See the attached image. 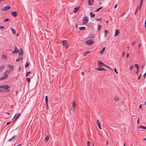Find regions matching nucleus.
I'll list each match as a JSON object with an SVG mask.
<instances>
[{"mask_svg": "<svg viewBox=\"0 0 146 146\" xmlns=\"http://www.w3.org/2000/svg\"><path fill=\"white\" fill-rule=\"evenodd\" d=\"M87 146H90V143L89 141H88L87 142Z\"/></svg>", "mask_w": 146, "mask_h": 146, "instance_id": "37", "label": "nucleus"}, {"mask_svg": "<svg viewBox=\"0 0 146 146\" xmlns=\"http://www.w3.org/2000/svg\"><path fill=\"white\" fill-rule=\"evenodd\" d=\"M108 34V31L107 30H105L104 31V36L105 37H106L107 35Z\"/></svg>", "mask_w": 146, "mask_h": 146, "instance_id": "24", "label": "nucleus"}, {"mask_svg": "<svg viewBox=\"0 0 146 146\" xmlns=\"http://www.w3.org/2000/svg\"><path fill=\"white\" fill-rule=\"evenodd\" d=\"M90 17L92 18H94L95 17V15L93 14L92 12H90Z\"/></svg>", "mask_w": 146, "mask_h": 146, "instance_id": "21", "label": "nucleus"}, {"mask_svg": "<svg viewBox=\"0 0 146 146\" xmlns=\"http://www.w3.org/2000/svg\"><path fill=\"white\" fill-rule=\"evenodd\" d=\"M114 71L117 74H118V72L117 70L115 68L114 69Z\"/></svg>", "mask_w": 146, "mask_h": 146, "instance_id": "43", "label": "nucleus"}, {"mask_svg": "<svg viewBox=\"0 0 146 146\" xmlns=\"http://www.w3.org/2000/svg\"><path fill=\"white\" fill-rule=\"evenodd\" d=\"M143 140L144 141H146V137L143 138Z\"/></svg>", "mask_w": 146, "mask_h": 146, "instance_id": "61", "label": "nucleus"}, {"mask_svg": "<svg viewBox=\"0 0 146 146\" xmlns=\"http://www.w3.org/2000/svg\"><path fill=\"white\" fill-rule=\"evenodd\" d=\"M21 145V144H19V145H17V146H20Z\"/></svg>", "mask_w": 146, "mask_h": 146, "instance_id": "64", "label": "nucleus"}, {"mask_svg": "<svg viewBox=\"0 0 146 146\" xmlns=\"http://www.w3.org/2000/svg\"><path fill=\"white\" fill-rule=\"evenodd\" d=\"M104 66L106 67L107 68H108L110 69L111 70H112L109 66L108 65H107L105 64V66Z\"/></svg>", "mask_w": 146, "mask_h": 146, "instance_id": "42", "label": "nucleus"}, {"mask_svg": "<svg viewBox=\"0 0 146 146\" xmlns=\"http://www.w3.org/2000/svg\"><path fill=\"white\" fill-rule=\"evenodd\" d=\"M10 20L9 19H5L3 20V22H5L9 21Z\"/></svg>", "mask_w": 146, "mask_h": 146, "instance_id": "35", "label": "nucleus"}, {"mask_svg": "<svg viewBox=\"0 0 146 146\" xmlns=\"http://www.w3.org/2000/svg\"><path fill=\"white\" fill-rule=\"evenodd\" d=\"M90 52H89V51H87V52H85L84 53V56H85L87 54L90 53Z\"/></svg>", "mask_w": 146, "mask_h": 146, "instance_id": "32", "label": "nucleus"}, {"mask_svg": "<svg viewBox=\"0 0 146 146\" xmlns=\"http://www.w3.org/2000/svg\"><path fill=\"white\" fill-rule=\"evenodd\" d=\"M26 80L29 83L30 82V79L29 78H28L26 79Z\"/></svg>", "mask_w": 146, "mask_h": 146, "instance_id": "41", "label": "nucleus"}, {"mask_svg": "<svg viewBox=\"0 0 146 146\" xmlns=\"http://www.w3.org/2000/svg\"><path fill=\"white\" fill-rule=\"evenodd\" d=\"M102 7H100L99 8H98V9H97L96 11V12H98L101 9H102Z\"/></svg>", "mask_w": 146, "mask_h": 146, "instance_id": "34", "label": "nucleus"}, {"mask_svg": "<svg viewBox=\"0 0 146 146\" xmlns=\"http://www.w3.org/2000/svg\"><path fill=\"white\" fill-rule=\"evenodd\" d=\"M80 8V7L79 6H78L77 7L75 8L74 10V13H76L78 11V10Z\"/></svg>", "mask_w": 146, "mask_h": 146, "instance_id": "13", "label": "nucleus"}, {"mask_svg": "<svg viewBox=\"0 0 146 146\" xmlns=\"http://www.w3.org/2000/svg\"><path fill=\"white\" fill-rule=\"evenodd\" d=\"M135 42H136V41H134L133 42H132V46H133L134 45V44L135 43Z\"/></svg>", "mask_w": 146, "mask_h": 146, "instance_id": "51", "label": "nucleus"}, {"mask_svg": "<svg viewBox=\"0 0 146 146\" xmlns=\"http://www.w3.org/2000/svg\"><path fill=\"white\" fill-rule=\"evenodd\" d=\"M146 72H145V73L143 75V77L145 78V76H146Z\"/></svg>", "mask_w": 146, "mask_h": 146, "instance_id": "56", "label": "nucleus"}, {"mask_svg": "<svg viewBox=\"0 0 146 146\" xmlns=\"http://www.w3.org/2000/svg\"><path fill=\"white\" fill-rule=\"evenodd\" d=\"M10 8V7L9 6L7 5L5 6L3 8V9H2V11H6L8 10Z\"/></svg>", "mask_w": 146, "mask_h": 146, "instance_id": "8", "label": "nucleus"}, {"mask_svg": "<svg viewBox=\"0 0 146 146\" xmlns=\"http://www.w3.org/2000/svg\"><path fill=\"white\" fill-rule=\"evenodd\" d=\"M141 74H140L139 76V77L138 79V80H139L140 79V78H141Z\"/></svg>", "mask_w": 146, "mask_h": 146, "instance_id": "49", "label": "nucleus"}, {"mask_svg": "<svg viewBox=\"0 0 146 146\" xmlns=\"http://www.w3.org/2000/svg\"><path fill=\"white\" fill-rule=\"evenodd\" d=\"M23 59V58L22 57H20L19 58H17L16 60V61L17 62H19L22 60Z\"/></svg>", "mask_w": 146, "mask_h": 146, "instance_id": "22", "label": "nucleus"}, {"mask_svg": "<svg viewBox=\"0 0 146 146\" xmlns=\"http://www.w3.org/2000/svg\"><path fill=\"white\" fill-rule=\"evenodd\" d=\"M102 20V18H98L96 19V20L98 21H100Z\"/></svg>", "mask_w": 146, "mask_h": 146, "instance_id": "44", "label": "nucleus"}, {"mask_svg": "<svg viewBox=\"0 0 146 146\" xmlns=\"http://www.w3.org/2000/svg\"><path fill=\"white\" fill-rule=\"evenodd\" d=\"M30 64V63L29 62H27L26 63L25 65V67H28Z\"/></svg>", "mask_w": 146, "mask_h": 146, "instance_id": "30", "label": "nucleus"}, {"mask_svg": "<svg viewBox=\"0 0 146 146\" xmlns=\"http://www.w3.org/2000/svg\"><path fill=\"white\" fill-rule=\"evenodd\" d=\"M139 119H138L137 120V124L139 123Z\"/></svg>", "mask_w": 146, "mask_h": 146, "instance_id": "62", "label": "nucleus"}, {"mask_svg": "<svg viewBox=\"0 0 146 146\" xmlns=\"http://www.w3.org/2000/svg\"><path fill=\"white\" fill-rule=\"evenodd\" d=\"M72 107L73 108V111H74L76 107V104L74 101H73L72 103Z\"/></svg>", "mask_w": 146, "mask_h": 146, "instance_id": "14", "label": "nucleus"}, {"mask_svg": "<svg viewBox=\"0 0 146 146\" xmlns=\"http://www.w3.org/2000/svg\"><path fill=\"white\" fill-rule=\"evenodd\" d=\"M5 91L3 89H0V92H4Z\"/></svg>", "mask_w": 146, "mask_h": 146, "instance_id": "45", "label": "nucleus"}, {"mask_svg": "<svg viewBox=\"0 0 146 146\" xmlns=\"http://www.w3.org/2000/svg\"><path fill=\"white\" fill-rule=\"evenodd\" d=\"M5 68V66H1L0 67V72H2L3 70Z\"/></svg>", "mask_w": 146, "mask_h": 146, "instance_id": "17", "label": "nucleus"}, {"mask_svg": "<svg viewBox=\"0 0 146 146\" xmlns=\"http://www.w3.org/2000/svg\"><path fill=\"white\" fill-rule=\"evenodd\" d=\"M4 28V27L3 26H0V29H3Z\"/></svg>", "mask_w": 146, "mask_h": 146, "instance_id": "52", "label": "nucleus"}, {"mask_svg": "<svg viewBox=\"0 0 146 146\" xmlns=\"http://www.w3.org/2000/svg\"><path fill=\"white\" fill-rule=\"evenodd\" d=\"M114 100L115 102H117L119 100V98L117 96H115L114 98Z\"/></svg>", "mask_w": 146, "mask_h": 146, "instance_id": "25", "label": "nucleus"}, {"mask_svg": "<svg viewBox=\"0 0 146 146\" xmlns=\"http://www.w3.org/2000/svg\"><path fill=\"white\" fill-rule=\"evenodd\" d=\"M12 140V139L11 138H10V139H9V141H11Z\"/></svg>", "mask_w": 146, "mask_h": 146, "instance_id": "59", "label": "nucleus"}, {"mask_svg": "<svg viewBox=\"0 0 146 146\" xmlns=\"http://www.w3.org/2000/svg\"><path fill=\"white\" fill-rule=\"evenodd\" d=\"M15 49L12 52V54H17L19 52V50L16 46H15L14 47Z\"/></svg>", "mask_w": 146, "mask_h": 146, "instance_id": "6", "label": "nucleus"}, {"mask_svg": "<svg viewBox=\"0 0 146 146\" xmlns=\"http://www.w3.org/2000/svg\"><path fill=\"white\" fill-rule=\"evenodd\" d=\"M105 47H104L102 49V50H101V51L100 52L99 54H102L105 51Z\"/></svg>", "mask_w": 146, "mask_h": 146, "instance_id": "16", "label": "nucleus"}, {"mask_svg": "<svg viewBox=\"0 0 146 146\" xmlns=\"http://www.w3.org/2000/svg\"><path fill=\"white\" fill-rule=\"evenodd\" d=\"M86 44L87 45H90L92 44L93 43V40L92 39L88 40L85 42Z\"/></svg>", "mask_w": 146, "mask_h": 146, "instance_id": "4", "label": "nucleus"}, {"mask_svg": "<svg viewBox=\"0 0 146 146\" xmlns=\"http://www.w3.org/2000/svg\"><path fill=\"white\" fill-rule=\"evenodd\" d=\"M62 43L63 46H64L65 48L67 49L68 48L69 46L68 44V43L66 40H62Z\"/></svg>", "mask_w": 146, "mask_h": 146, "instance_id": "3", "label": "nucleus"}, {"mask_svg": "<svg viewBox=\"0 0 146 146\" xmlns=\"http://www.w3.org/2000/svg\"><path fill=\"white\" fill-rule=\"evenodd\" d=\"M119 33V30L118 29H117L115 31V36H117L118 34Z\"/></svg>", "mask_w": 146, "mask_h": 146, "instance_id": "27", "label": "nucleus"}, {"mask_svg": "<svg viewBox=\"0 0 146 146\" xmlns=\"http://www.w3.org/2000/svg\"><path fill=\"white\" fill-rule=\"evenodd\" d=\"M83 24H85L87 23L89 21L88 17L87 16L84 17V19H83Z\"/></svg>", "mask_w": 146, "mask_h": 146, "instance_id": "5", "label": "nucleus"}, {"mask_svg": "<svg viewBox=\"0 0 146 146\" xmlns=\"http://www.w3.org/2000/svg\"><path fill=\"white\" fill-rule=\"evenodd\" d=\"M101 25H98V30L99 31H100V29H101Z\"/></svg>", "mask_w": 146, "mask_h": 146, "instance_id": "33", "label": "nucleus"}, {"mask_svg": "<svg viewBox=\"0 0 146 146\" xmlns=\"http://www.w3.org/2000/svg\"><path fill=\"white\" fill-rule=\"evenodd\" d=\"M139 128H141V129H146V127L142 125H141L140 126Z\"/></svg>", "mask_w": 146, "mask_h": 146, "instance_id": "29", "label": "nucleus"}, {"mask_svg": "<svg viewBox=\"0 0 146 146\" xmlns=\"http://www.w3.org/2000/svg\"><path fill=\"white\" fill-rule=\"evenodd\" d=\"M17 137V135H14L11 138L12 139V140L13 141H14L15 140H16V138H15V137Z\"/></svg>", "mask_w": 146, "mask_h": 146, "instance_id": "28", "label": "nucleus"}, {"mask_svg": "<svg viewBox=\"0 0 146 146\" xmlns=\"http://www.w3.org/2000/svg\"><path fill=\"white\" fill-rule=\"evenodd\" d=\"M141 43H140L139 44V45H138V48H139L140 46H141Z\"/></svg>", "mask_w": 146, "mask_h": 146, "instance_id": "54", "label": "nucleus"}, {"mask_svg": "<svg viewBox=\"0 0 146 146\" xmlns=\"http://www.w3.org/2000/svg\"><path fill=\"white\" fill-rule=\"evenodd\" d=\"M10 72V71L9 70H7L5 71L4 73V75L0 78V80H2L7 78L8 77V75L9 73Z\"/></svg>", "mask_w": 146, "mask_h": 146, "instance_id": "1", "label": "nucleus"}, {"mask_svg": "<svg viewBox=\"0 0 146 146\" xmlns=\"http://www.w3.org/2000/svg\"><path fill=\"white\" fill-rule=\"evenodd\" d=\"M10 122H11V121H9V122H7L6 123L7 125H9L10 123Z\"/></svg>", "mask_w": 146, "mask_h": 146, "instance_id": "57", "label": "nucleus"}, {"mask_svg": "<svg viewBox=\"0 0 146 146\" xmlns=\"http://www.w3.org/2000/svg\"><path fill=\"white\" fill-rule=\"evenodd\" d=\"M49 136L48 135H47L46 137L45 138V141L46 143L47 142V141H48L49 139Z\"/></svg>", "mask_w": 146, "mask_h": 146, "instance_id": "19", "label": "nucleus"}, {"mask_svg": "<svg viewBox=\"0 0 146 146\" xmlns=\"http://www.w3.org/2000/svg\"><path fill=\"white\" fill-rule=\"evenodd\" d=\"M117 7V4H116L114 7V8L115 9Z\"/></svg>", "mask_w": 146, "mask_h": 146, "instance_id": "58", "label": "nucleus"}, {"mask_svg": "<svg viewBox=\"0 0 146 146\" xmlns=\"http://www.w3.org/2000/svg\"><path fill=\"white\" fill-rule=\"evenodd\" d=\"M141 106H142V105L141 104V105L139 106V108H141V110H143V109H142V107H141Z\"/></svg>", "mask_w": 146, "mask_h": 146, "instance_id": "53", "label": "nucleus"}, {"mask_svg": "<svg viewBox=\"0 0 146 146\" xmlns=\"http://www.w3.org/2000/svg\"><path fill=\"white\" fill-rule=\"evenodd\" d=\"M8 67L10 69H12V70H13L14 67L13 66L11 65H8Z\"/></svg>", "mask_w": 146, "mask_h": 146, "instance_id": "20", "label": "nucleus"}, {"mask_svg": "<svg viewBox=\"0 0 146 146\" xmlns=\"http://www.w3.org/2000/svg\"><path fill=\"white\" fill-rule=\"evenodd\" d=\"M12 15L13 16L15 17L17 16V13L16 11H13L11 13Z\"/></svg>", "mask_w": 146, "mask_h": 146, "instance_id": "15", "label": "nucleus"}, {"mask_svg": "<svg viewBox=\"0 0 146 146\" xmlns=\"http://www.w3.org/2000/svg\"><path fill=\"white\" fill-rule=\"evenodd\" d=\"M138 8H139L138 7H137V9H136V11H135V14H134L135 15H136V13H137V11L138 10Z\"/></svg>", "mask_w": 146, "mask_h": 146, "instance_id": "46", "label": "nucleus"}, {"mask_svg": "<svg viewBox=\"0 0 146 146\" xmlns=\"http://www.w3.org/2000/svg\"><path fill=\"white\" fill-rule=\"evenodd\" d=\"M95 69L96 70H98V71H102V70H104L105 71H106L107 70L103 67H97L95 68Z\"/></svg>", "mask_w": 146, "mask_h": 146, "instance_id": "7", "label": "nucleus"}, {"mask_svg": "<svg viewBox=\"0 0 146 146\" xmlns=\"http://www.w3.org/2000/svg\"><path fill=\"white\" fill-rule=\"evenodd\" d=\"M135 66L137 68V69H139V65L137 64H135Z\"/></svg>", "mask_w": 146, "mask_h": 146, "instance_id": "36", "label": "nucleus"}, {"mask_svg": "<svg viewBox=\"0 0 146 146\" xmlns=\"http://www.w3.org/2000/svg\"><path fill=\"white\" fill-rule=\"evenodd\" d=\"M23 54V52L22 49L21 48L19 50V51L18 52V55L19 56H22Z\"/></svg>", "mask_w": 146, "mask_h": 146, "instance_id": "10", "label": "nucleus"}, {"mask_svg": "<svg viewBox=\"0 0 146 146\" xmlns=\"http://www.w3.org/2000/svg\"><path fill=\"white\" fill-rule=\"evenodd\" d=\"M143 1V0H141L140 3L139 4V10L140 11L141 9V6L142 4V3Z\"/></svg>", "mask_w": 146, "mask_h": 146, "instance_id": "18", "label": "nucleus"}, {"mask_svg": "<svg viewBox=\"0 0 146 146\" xmlns=\"http://www.w3.org/2000/svg\"><path fill=\"white\" fill-rule=\"evenodd\" d=\"M85 29L86 27L84 26L80 27L79 28V29L80 30H84Z\"/></svg>", "mask_w": 146, "mask_h": 146, "instance_id": "31", "label": "nucleus"}, {"mask_svg": "<svg viewBox=\"0 0 146 146\" xmlns=\"http://www.w3.org/2000/svg\"><path fill=\"white\" fill-rule=\"evenodd\" d=\"M97 124L98 125V127L100 128V129H101L102 128L101 127V123L100 122V120L98 119H97Z\"/></svg>", "mask_w": 146, "mask_h": 146, "instance_id": "12", "label": "nucleus"}, {"mask_svg": "<svg viewBox=\"0 0 146 146\" xmlns=\"http://www.w3.org/2000/svg\"><path fill=\"white\" fill-rule=\"evenodd\" d=\"M7 54L6 53L4 52L2 53V58L3 59L6 60L7 59Z\"/></svg>", "mask_w": 146, "mask_h": 146, "instance_id": "9", "label": "nucleus"}, {"mask_svg": "<svg viewBox=\"0 0 146 146\" xmlns=\"http://www.w3.org/2000/svg\"><path fill=\"white\" fill-rule=\"evenodd\" d=\"M31 73V72L30 71H29L28 72L26 73V76L27 77L28 76V75L29 74Z\"/></svg>", "mask_w": 146, "mask_h": 146, "instance_id": "38", "label": "nucleus"}, {"mask_svg": "<svg viewBox=\"0 0 146 146\" xmlns=\"http://www.w3.org/2000/svg\"><path fill=\"white\" fill-rule=\"evenodd\" d=\"M89 4L90 5H91L92 4V3L90 1V0L88 1Z\"/></svg>", "mask_w": 146, "mask_h": 146, "instance_id": "39", "label": "nucleus"}, {"mask_svg": "<svg viewBox=\"0 0 146 146\" xmlns=\"http://www.w3.org/2000/svg\"><path fill=\"white\" fill-rule=\"evenodd\" d=\"M133 68V65H132L130 68L129 69H131V70H132Z\"/></svg>", "mask_w": 146, "mask_h": 146, "instance_id": "50", "label": "nucleus"}, {"mask_svg": "<svg viewBox=\"0 0 146 146\" xmlns=\"http://www.w3.org/2000/svg\"><path fill=\"white\" fill-rule=\"evenodd\" d=\"M84 74V73L83 72H82V75H83Z\"/></svg>", "mask_w": 146, "mask_h": 146, "instance_id": "63", "label": "nucleus"}, {"mask_svg": "<svg viewBox=\"0 0 146 146\" xmlns=\"http://www.w3.org/2000/svg\"><path fill=\"white\" fill-rule=\"evenodd\" d=\"M144 27L146 29V19L145 20V23H144Z\"/></svg>", "mask_w": 146, "mask_h": 146, "instance_id": "47", "label": "nucleus"}, {"mask_svg": "<svg viewBox=\"0 0 146 146\" xmlns=\"http://www.w3.org/2000/svg\"><path fill=\"white\" fill-rule=\"evenodd\" d=\"M124 54H125V53L124 52H123L122 54V57H124Z\"/></svg>", "mask_w": 146, "mask_h": 146, "instance_id": "55", "label": "nucleus"}, {"mask_svg": "<svg viewBox=\"0 0 146 146\" xmlns=\"http://www.w3.org/2000/svg\"><path fill=\"white\" fill-rule=\"evenodd\" d=\"M10 88L9 85L7 84H5L4 85H1L0 86V88H3L7 90L6 91H5L4 92H10V90L9 88Z\"/></svg>", "mask_w": 146, "mask_h": 146, "instance_id": "2", "label": "nucleus"}, {"mask_svg": "<svg viewBox=\"0 0 146 146\" xmlns=\"http://www.w3.org/2000/svg\"><path fill=\"white\" fill-rule=\"evenodd\" d=\"M137 69V71L136 72V74H138V73H139V69Z\"/></svg>", "mask_w": 146, "mask_h": 146, "instance_id": "48", "label": "nucleus"}, {"mask_svg": "<svg viewBox=\"0 0 146 146\" xmlns=\"http://www.w3.org/2000/svg\"><path fill=\"white\" fill-rule=\"evenodd\" d=\"M98 65L99 66H105L103 62L101 61H98Z\"/></svg>", "mask_w": 146, "mask_h": 146, "instance_id": "11", "label": "nucleus"}, {"mask_svg": "<svg viewBox=\"0 0 146 146\" xmlns=\"http://www.w3.org/2000/svg\"><path fill=\"white\" fill-rule=\"evenodd\" d=\"M129 54L128 53H127V58H128L129 57Z\"/></svg>", "mask_w": 146, "mask_h": 146, "instance_id": "60", "label": "nucleus"}, {"mask_svg": "<svg viewBox=\"0 0 146 146\" xmlns=\"http://www.w3.org/2000/svg\"><path fill=\"white\" fill-rule=\"evenodd\" d=\"M45 102H46L47 106L48 107V97L47 96H45Z\"/></svg>", "mask_w": 146, "mask_h": 146, "instance_id": "23", "label": "nucleus"}, {"mask_svg": "<svg viewBox=\"0 0 146 146\" xmlns=\"http://www.w3.org/2000/svg\"><path fill=\"white\" fill-rule=\"evenodd\" d=\"M20 113H19L17 114V115L16 116L15 119H17L20 116Z\"/></svg>", "mask_w": 146, "mask_h": 146, "instance_id": "40", "label": "nucleus"}, {"mask_svg": "<svg viewBox=\"0 0 146 146\" xmlns=\"http://www.w3.org/2000/svg\"><path fill=\"white\" fill-rule=\"evenodd\" d=\"M11 29L13 34V35L15 34H16V31L15 30L12 28H11Z\"/></svg>", "mask_w": 146, "mask_h": 146, "instance_id": "26", "label": "nucleus"}]
</instances>
